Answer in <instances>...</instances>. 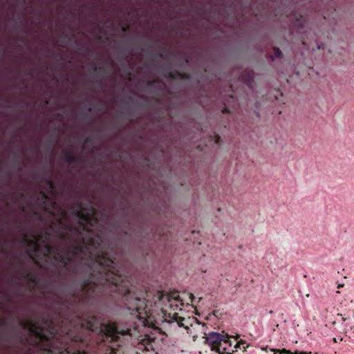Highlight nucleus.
<instances>
[{
	"label": "nucleus",
	"instance_id": "nucleus-25",
	"mask_svg": "<svg viewBox=\"0 0 354 354\" xmlns=\"http://www.w3.org/2000/svg\"><path fill=\"white\" fill-rule=\"evenodd\" d=\"M101 38H102L101 35H99V36L97 37V39H98L99 40H100V39H101Z\"/></svg>",
	"mask_w": 354,
	"mask_h": 354
},
{
	"label": "nucleus",
	"instance_id": "nucleus-32",
	"mask_svg": "<svg viewBox=\"0 0 354 354\" xmlns=\"http://www.w3.org/2000/svg\"><path fill=\"white\" fill-rule=\"evenodd\" d=\"M88 111H91V107H89V108H88Z\"/></svg>",
	"mask_w": 354,
	"mask_h": 354
},
{
	"label": "nucleus",
	"instance_id": "nucleus-23",
	"mask_svg": "<svg viewBox=\"0 0 354 354\" xmlns=\"http://www.w3.org/2000/svg\"><path fill=\"white\" fill-rule=\"evenodd\" d=\"M90 142V139H89V138H86V140H85V141H84V143H85V144H87V143H88V142Z\"/></svg>",
	"mask_w": 354,
	"mask_h": 354
},
{
	"label": "nucleus",
	"instance_id": "nucleus-29",
	"mask_svg": "<svg viewBox=\"0 0 354 354\" xmlns=\"http://www.w3.org/2000/svg\"><path fill=\"white\" fill-rule=\"evenodd\" d=\"M306 354H312V353L311 352H309V353L306 352Z\"/></svg>",
	"mask_w": 354,
	"mask_h": 354
},
{
	"label": "nucleus",
	"instance_id": "nucleus-21",
	"mask_svg": "<svg viewBox=\"0 0 354 354\" xmlns=\"http://www.w3.org/2000/svg\"><path fill=\"white\" fill-rule=\"evenodd\" d=\"M128 30H129V26H123V27L122 28V30L123 32H127Z\"/></svg>",
	"mask_w": 354,
	"mask_h": 354
},
{
	"label": "nucleus",
	"instance_id": "nucleus-10",
	"mask_svg": "<svg viewBox=\"0 0 354 354\" xmlns=\"http://www.w3.org/2000/svg\"><path fill=\"white\" fill-rule=\"evenodd\" d=\"M245 342L243 341V340H240L239 342H238L235 346H234V348L236 349V351H237L238 348L239 349H241L242 348H243V351H246V348L248 347V345H246L245 346Z\"/></svg>",
	"mask_w": 354,
	"mask_h": 354
},
{
	"label": "nucleus",
	"instance_id": "nucleus-33",
	"mask_svg": "<svg viewBox=\"0 0 354 354\" xmlns=\"http://www.w3.org/2000/svg\"><path fill=\"white\" fill-rule=\"evenodd\" d=\"M315 354H317V353H315Z\"/></svg>",
	"mask_w": 354,
	"mask_h": 354
},
{
	"label": "nucleus",
	"instance_id": "nucleus-6",
	"mask_svg": "<svg viewBox=\"0 0 354 354\" xmlns=\"http://www.w3.org/2000/svg\"><path fill=\"white\" fill-rule=\"evenodd\" d=\"M38 201L41 207L44 209L47 210L50 198L45 192L41 191L39 192V197L38 198Z\"/></svg>",
	"mask_w": 354,
	"mask_h": 354
},
{
	"label": "nucleus",
	"instance_id": "nucleus-20",
	"mask_svg": "<svg viewBox=\"0 0 354 354\" xmlns=\"http://www.w3.org/2000/svg\"><path fill=\"white\" fill-rule=\"evenodd\" d=\"M223 113H230V111H229V109L226 106H225L223 110Z\"/></svg>",
	"mask_w": 354,
	"mask_h": 354
},
{
	"label": "nucleus",
	"instance_id": "nucleus-14",
	"mask_svg": "<svg viewBox=\"0 0 354 354\" xmlns=\"http://www.w3.org/2000/svg\"><path fill=\"white\" fill-rule=\"evenodd\" d=\"M214 142L218 145H221V138L218 135H215L214 136Z\"/></svg>",
	"mask_w": 354,
	"mask_h": 354
},
{
	"label": "nucleus",
	"instance_id": "nucleus-27",
	"mask_svg": "<svg viewBox=\"0 0 354 354\" xmlns=\"http://www.w3.org/2000/svg\"><path fill=\"white\" fill-rule=\"evenodd\" d=\"M49 213L52 215H53V212L52 211H50Z\"/></svg>",
	"mask_w": 354,
	"mask_h": 354
},
{
	"label": "nucleus",
	"instance_id": "nucleus-31",
	"mask_svg": "<svg viewBox=\"0 0 354 354\" xmlns=\"http://www.w3.org/2000/svg\"><path fill=\"white\" fill-rule=\"evenodd\" d=\"M159 56H160V57H162V54H161V53H160V54L159 55Z\"/></svg>",
	"mask_w": 354,
	"mask_h": 354
},
{
	"label": "nucleus",
	"instance_id": "nucleus-2",
	"mask_svg": "<svg viewBox=\"0 0 354 354\" xmlns=\"http://www.w3.org/2000/svg\"><path fill=\"white\" fill-rule=\"evenodd\" d=\"M24 277L27 281V287L30 291L33 292L37 289L42 294L52 292V287L50 280H41L37 273L30 270H26L24 273Z\"/></svg>",
	"mask_w": 354,
	"mask_h": 354
},
{
	"label": "nucleus",
	"instance_id": "nucleus-24",
	"mask_svg": "<svg viewBox=\"0 0 354 354\" xmlns=\"http://www.w3.org/2000/svg\"><path fill=\"white\" fill-rule=\"evenodd\" d=\"M56 205H57V204H56V203H55V202H52V203H51V205H52L53 207L55 206Z\"/></svg>",
	"mask_w": 354,
	"mask_h": 354
},
{
	"label": "nucleus",
	"instance_id": "nucleus-13",
	"mask_svg": "<svg viewBox=\"0 0 354 354\" xmlns=\"http://www.w3.org/2000/svg\"><path fill=\"white\" fill-rule=\"evenodd\" d=\"M279 354H290L291 351L290 350H287L286 348H283L281 350H277Z\"/></svg>",
	"mask_w": 354,
	"mask_h": 354
},
{
	"label": "nucleus",
	"instance_id": "nucleus-7",
	"mask_svg": "<svg viewBox=\"0 0 354 354\" xmlns=\"http://www.w3.org/2000/svg\"><path fill=\"white\" fill-rule=\"evenodd\" d=\"M64 159L68 164L76 163L79 161L77 157L71 151L66 152L64 155Z\"/></svg>",
	"mask_w": 354,
	"mask_h": 354
},
{
	"label": "nucleus",
	"instance_id": "nucleus-3",
	"mask_svg": "<svg viewBox=\"0 0 354 354\" xmlns=\"http://www.w3.org/2000/svg\"><path fill=\"white\" fill-rule=\"evenodd\" d=\"M205 342L211 346L212 351L221 354L223 344L228 342V335L224 331L222 333L211 332L207 335Z\"/></svg>",
	"mask_w": 354,
	"mask_h": 354
},
{
	"label": "nucleus",
	"instance_id": "nucleus-30",
	"mask_svg": "<svg viewBox=\"0 0 354 354\" xmlns=\"http://www.w3.org/2000/svg\"><path fill=\"white\" fill-rule=\"evenodd\" d=\"M342 286H343V285H339L338 288H340V287H342Z\"/></svg>",
	"mask_w": 354,
	"mask_h": 354
},
{
	"label": "nucleus",
	"instance_id": "nucleus-15",
	"mask_svg": "<svg viewBox=\"0 0 354 354\" xmlns=\"http://www.w3.org/2000/svg\"><path fill=\"white\" fill-rule=\"evenodd\" d=\"M8 325V322L5 319L0 318V326L2 327H6Z\"/></svg>",
	"mask_w": 354,
	"mask_h": 354
},
{
	"label": "nucleus",
	"instance_id": "nucleus-16",
	"mask_svg": "<svg viewBox=\"0 0 354 354\" xmlns=\"http://www.w3.org/2000/svg\"><path fill=\"white\" fill-rule=\"evenodd\" d=\"M46 183H47L48 186L51 189H55V184H54V183L51 180H48Z\"/></svg>",
	"mask_w": 354,
	"mask_h": 354
},
{
	"label": "nucleus",
	"instance_id": "nucleus-1",
	"mask_svg": "<svg viewBox=\"0 0 354 354\" xmlns=\"http://www.w3.org/2000/svg\"><path fill=\"white\" fill-rule=\"evenodd\" d=\"M73 214L80 221L79 226L64 223L61 218L57 219L58 224H53L50 227L57 238L66 243L64 247L51 245L48 243L50 234L46 232L43 243L38 241L41 236L32 235L29 237L23 233L21 242L26 245V252L35 263V266H41L37 261L47 258H53L63 263L62 266H92L97 263L98 266H110L115 263L116 251L110 243L104 239L102 231L94 234L92 228L98 223L96 209L89 207L88 212H84L81 203L71 207Z\"/></svg>",
	"mask_w": 354,
	"mask_h": 354
},
{
	"label": "nucleus",
	"instance_id": "nucleus-8",
	"mask_svg": "<svg viewBox=\"0 0 354 354\" xmlns=\"http://www.w3.org/2000/svg\"><path fill=\"white\" fill-rule=\"evenodd\" d=\"M177 76H178L181 78H186V74H185V73L172 71H170L168 73V77L171 79H175V78H176Z\"/></svg>",
	"mask_w": 354,
	"mask_h": 354
},
{
	"label": "nucleus",
	"instance_id": "nucleus-18",
	"mask_svg": "<svg viewBox=\"0 0 354 354\" xmlns=\"http://www.w3.org/2000/svg\"><path fill=\"white\" fill-rule=\"evenodd\" d=\"M157 82L156 80H150V81H148L147 82V85L148 86H152L154 84H156Z\"/></svg>",
	"mask_w": 354,
	"mask_h": 354
},
{
	"label": "nucleus",
	"instance_id": "nucleus-19",
	"mask_svg": "<svg viewBox=\"0 0 354 354\" xmlns=\"http://www.w3.org/2000/svg\"><path fill=\"white\" fill-rule=\"evenodd\" d=\"M290 354H306V352H304V351H295L294 353H292Z\"/></svg>",
	"mask_w": 354,
	"mask_h": 354
},
{
	"label": "nucleus",
	"instance_id": "nucleus-12",
	"mask_svg": "<svg viewBox=\"0 0 354 354\" xmlns=\"http://www.w3.org/2000/svg\"><path fill=\"white\" fill-rule=\"evenodd\" d=\"M232 346V342L230 340V336L228 335V342L227 344H223L222 347H226L227 348V351H231L230 350V347Z\"/></svg>",
	"mask_w": 354,
	"mask_h": 354
},
{
	"label": "nucleus",
	"instance_id": "nucleus-5",
	"mask_svg": "<svg viewBox=\"0 0 354 354\" xmlns=\"http://www.w3.org/2000/svg\"><path fill=\"white\" fill-rule=\"evenodd\" d=\"M242 81L250 88V89L253 88V86L254 84L253 74L250 72L244 73L241 75Z\"/></svg>",
	"mask_w": 354,
	"mask_h": 354
},
{
	"label": "nucleus",
	"instance_id": "nucleus-22",
	"mask_svg": "<svg viewBox=\"0 0 354 354\" xmlns=\"http://www.w3.org/2000/svg\"><path fill=\"white\" fill-rule=\"evenodd\" d=\"M61 214L62 216H66V212L64 209H61Z\"/></svg>",
	"mask_w": 354,
	"mask_h": 354
},
{
	"label": "nucleus",
	"instance_id": "nucleus-28",
	"mask_svg": "<svg viewBox=\"0 0 354 354\" xmlns=\"http://www.w3.org/2000/svg\"><path fill=\"white\" fill-rule=\"evenodd\" d=\"M274 351V354H277L278 352L276 351L277 350H273Z\"/></svg>",
	"mask_w": 354,
	"mask_h": 354
},
{
	"label": "nucleus",
	"instance_id": "nucleus-11",
	"mask_svg": "<svg viewBox=\"0 0 354 354\" xmlns=\"http://www.w3.org/2000/svg\"><path fill=\"white\" fill-rule=\"evenodd\" d=\"M300 18L301 19H298L297 20V26H299V28H303L304 26V21L302 19L303 17L300 15Z\"/></svg>",
	"mask_w": 354,
	"mask_h": 354
},
{
	"label": "nucleus",
	"instance_id": "nucleus-9",
	"mask_svg": "<svg viewBox=\"0 0 354 354\" xmlns=\"http://www.w3.org/2000/svg\"><path fill=\"white\" fill-rule=\"evenodd\" d=\"M273 53H274V55L273 56H271L270 58L273 60L274 58H282L283 57V53L281 52V50L277 48V47H274L273 48Z\"/></svg>",
	"mask_w": 354,
	"mask_h": 354
},
{
	"label": "nucleus",
	"instance_id": "nucleus-17",
	"mask_svg": "<svg viewBox=\"0 0 354 354\" xmlns=\"http://www.w3.org/2000/svg\"><path fill=\"white\" fill-rule=\"evenodd\" d=\"M189 297L190 302L193 303L195 299V297L194 296V295L190 293Z\"/></svg>",
	"mask_w": 354,
	"mask_h": 354
},
{
	"label": "nucleus",
	"instance_id": "nucleus-26",
	"mask_svg": "<svg viewBox=\"0 0 354 354\" xmlns=\"http://www.w3.org/2000/svg\"><path fill=\"white\" fill-rule=\"evenodd\" d=\"M230 97L232 98V100H234V98L232 95H230Z\"/></svg>",
	"mask_w": 354,
	"mask_h": 354
},
{
	"label": "nucleus",
	"instance_id": "nucleus-4",
	"mask_svg": "<svg viewBox=\"0 0 354 354\" xmlns=\"http://www.w3.org/2000/svg\"><path fill=\"white\" fill-rule=\"evenodd\" d=\"M155 337L145 335V336L140 339V344L141 346H143L144 350H154L153 343L155 342Z\"/></svg>",
	"mask_w": 354,
	"mask_h": 354
}]
</instances>
